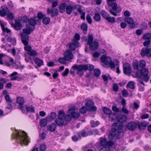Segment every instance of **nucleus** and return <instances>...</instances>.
Returning <instances> with one entry per match:
<instances>
[{"label": "nucleus", "mask_w": 151, "mask_h": 151, "mask_svg": "<svg viewBox=\"0 0 151 151\" xmlns=\"http://www.w3.org/2000/svg\"><path fill=\"white\" fill-rule=\"evenodd\" d=\"M13 137L14 138L18 140L22 145L23 144L27 145L30 142L28 137L24 131H20L19 132L16 131V133L14 134Z\"/></svg>", "instance_id": "obj_1"}, {"label": "nucleus", "mask_w": 151, "mask_h": 151, "mask_svg": "<svg viewBox=\"0 0 151 151\" xmlns=\"http://www.w3.org/2000/svg\"><path fill=\"white\" fill-rule=\"evenodd\" d=\"M112 127L113 129L110 133L109 136L110 139H113L115 137L118 138L119 134L124 130L122 124L115 123L112 125Z\"/></svg>", "instance_id": "obj_2"}, {"label": "nucleus", "mask_w": 151, "mask_h": 151, "mask_svg": "<svg viewBox=\"0 0 151 151\" xmlns=\"http://www.w3.org/2000/svg\"><path fill=\"white\" fill-rule=\"evenodd\" d=\"M26 26L27 28L23 29V32L21 34L22 42L25 45H27L28 44V35L31 33V31L33 30L32 28L30 27V25L27 24Z\"/></svg>", "instance_id": "obj_3"}, {"label": "nucleus", "mask_w": 151, "mask_h": 151, "mask_svg": "<svg viewBox=\"0 0 151 151\" xmlns=\"http://www.w3.org/2000/svg\"><path fill=\"white\" fill-rule=\"evenodd\" d=\"M116 0H107V3L108 5L110 6L112 9V10L110 9L109 11L110 13L114 16H116L117 15L116 13L114 12L113 11H116L117 13H120L122 11L121 8L119 7H117L116 3L114 1Z\"/></svg>", "instance_id": "obj_4"}, {"label": "nucleus", "mask_w": 151, "mask_h": 151, "mask_svg": "<svg viewBox=\"0 0 151 151\" xmlns=\"http://www.w3.org/2000/svg\"><path fill=\"white\" fill-rule=\"evenodd\" d=\"M93 39L92 34H91L88 35L87 44L89 46L90 49L92 50L97 49L99 46L98 42L95 40L93 41Z\"/></svg>", "instance_id": "obj_5"}, {"label": "nucleus", "mask_w": 151, "mask_h": 151, "mask_svg": "<svg viewBox=\"0 0 151 151\" xmlns=\"http://www.w3.org/2000/svg\"><path fill=\"white\" fill-rule=\"evenodd\" d=\"M101 62L106 65H109L111 68H113L115 67L114 63L112 61L111 58L109 57L103 55L101 57Z\"/></svg>", "instance_id": "obj_6"}, {"label": "nucleus", "mask_w": 151, "mask_h": 151, "mask_svg": "<svg viewBox=\"0 0 151 151\" xmlns=\"http://www.w3.org/2000/svg\"><path fill=\"white\" fill-rule=\"evenodd\" d=\"M99 147L104 146H112L113 145L114 143L111 141H108L107 139L105 137H100L99 141Z\"/></svg>", "instance_id": "obj_7"}, {"label": "nucleus", "mask_w": 151, "mask_h": 151, "mask_svg": "<svg viewBox=\"0 0 151 151\" xmlns=\"http://www.w3.org/2000/svg\"><path fill=\"white\" fill-rule=\"evenodd\" d=\"M86 66L83 65H75L72 66V68L74 70H77V74L79 75H82L83 73V71L86 70Z\"/></svg>", "instance_id": "obj_8"}, {"label": "nucleus", "mask_w": 151, "mask_h": 151, "mask_svg": "<svg viewBox=\"0 0 151 151\" xmlns=\"http://www.w3.org/2000/svg\"><path fill=\"white\" fill-rule=\"evenodd\" d=\"M140 55L142 57L146 56L147 57H151V48L147 47H143L141 50Z\"/></svg>", "instance_id": "obj_9"}, {"label": "nucleus", "mask_w": 151, "mask_h": 151, "mask_svg": "<svg viewBox=\"0 0 151 151\" xmlns=\"http://www.w3.org/2000/svg\"><path fill=\"white\" fill-rule=\"evenodd\" d=\"M149 72L148 69L146 68L142 69L140 71L141 75L143 77V79L146 82H148L150 78V77L148 75Z\"/></svg>", "instance_id": "obj_10"}, {"label": "nucleus", "mask_w": 151, "mask_h": 151, "mask_svg": "<svg viewBox=\"0 0 151 151\" xmlns=\"http://www.w3.org/2000/svg\"><path fill=\"white\" fill-rule=\"evenodd\" d=\"M137 123L134 122L132 121L128 123L126 125V128L130 131L134 130L137 127Z\"/></svg>", "instance_id": "obj_11"}, {"label": "nucleus", "mask_w": 151, "mask_h": 151, "mask_svg": "<svg viewBox=\"0 0 151 151\" xmlns=\"http://www.w3.org/2000/svg\"><path fill=\"white\" fill-rule=\"evenodd\" d=\"M47 12L48 14H50L51 17H53L58 15V11L57 9L49 7L47 9Z\"/></svg>", "instance_id": "obj_12"}, {"label": "nucleus", "mask_w": 151, "mask_h": 151, "mask_svg": "<svg viewBox=\"0 0 151 151\" xmlns=\"http://www.w3.org/2000/svg\"><path fill=\"white\" fill-rule=\"evenodd\" d=\"M123 71L124 74L129 75L131 72V67L128 63H124L123 65Z\"/></svg>", "instance_id": "obj_13"}, {"label": "nucleus", "mask_w": 151, "mask_h": 151, "mask_svg": "<svg viewBox=\"0 0 151 151\" xmlns=\"http://www.w3.org/2000/svg\"><path fill=\"white\" fill-rule=\"evenodd\" d=\"M86 105L88 107V110L90 111H94L96 110V107L93 106V103L91 100L88 101Z\"/></svg>", "instance_id": "obj_14"}, {"label": "nucleus", "mask_w": 151, "mask_h": 151, "mask_svg": "<svg viewBox=\"0 0 151 151\" xmlns=\"http://www.w3.org/2000/svg\"><path fill=\"white\" fill-rule=\"evenodd\" d=\"M17 103L19 104V108L22 110L23 109V105L24 104V101L23 98L21 97H17L16 99Z\"/></svg>", "instance_id": "obj_15"}, {"label": "nucleus", "mask_w": 151, "mask_h": 151, "mask_svg": "<svg viewBox=\"0 0 151 151\" xmlns=\"http://www.w3.org/2000/svg\"><path fill=\"white\" fill-rule=\"evenodd\" d=\"M73 39V42L70 43L69 45V48L71 51L74 50L76 47H78L79 46V42L77 41H75Z\"/></svg>", "instance_id": "obj_16"}, {"label": "nucleus", "mask_w": 151, "mask_h": 151, "mask_svg": "<svg viewBox=\"0 0 151 151\" xmlns=\"http://www.w3.org/2000/svg\"><path fill=\"white\" fill-rule=\"evenodd\" d=\"M75 109L73 107L69 109V112L70 113L73 118L74 119H76L79 117L80 116V114L78 112H75Z\"/></svg>", "instance_id": "obj_17"}, {"label": "nucleus", "mask_w": 151, "mask_h": 151, "mask_svg": "<svg viewBox=\"0 0 151 151\" xmlns=\"http://www.w3.org/2000/svg\"><path fill=\"white\" fill-rule=\"evenodd\" d=\"M124 21L128 24H132L131 28H134L136 27V24L134 23V20L132 18L130 17H125L124 19Z\"/></svg>", "instance_id": "obj_18"}, {"label": "nucleus", "mask_w": 151, "mask_h": 151, "mask_svg": "<svg viewBox=\"0 0 151 151\" xmlns=\"http://www.w3.org/2000/svg\"><path fill=\"white\" fill-rule=\"evenodd\" d=\"M9 12V9L5 6H2L0 9V15L4 17Z\"/></svg>", "instance_id": "obj_19"}, {"label": "nucleus", "mask_w": 151, "mask_h": 151, "mask_svg": "<svg viewBox=\"0 0 151 151\" xmlns=\"http://www.w3.org/2000/svg\"><path fill=\"white\" fill-rule=\"evenodd\" d=\"M64 57L68 61H69L73 58V55L71 51L69 50H67L65 52Z\"/></svg>", "instance_id": "obj_20"}, {"label": "nucleus", "mask_w": 151, "mask_h": 151, "mask_svg": "<svg viewBox=\"0 0 151 151\" xmlns=\"http://www.w3.org/2000/svg\"><path fill=\"white\" fill-rule=\"evenodd\" d=\"M76 5L72 6V5H68L67 6L65 10L66 12L68 14H70L74 9L77 8Z\"/></svg>", "instance_id": "obj_21"}, {"label": "nucleus", "mask_w": 151, "mask_h": 151, "mask_svg": "<svg viewBox=\"0 0 151 151\" xmlns=\"http://www.w3.org/2000/svg\"><path fill=\"white\" fill-rule=\"evenodd\" d=\"M76 6H77V11L81 15V19L85 20V13L81 9V7L80 5H76Z\"/></svg>", "instance_id": "obj_22"}, {"label": "nucleus", "mask_w": 151, "mask_h": 151, "mask_svg": "<svg viewBox=\"0 0 151 151\" xmlns=\"http://www.w3.org/2000/svg\"><path fill=\"white\" fill-rule=\"evenodd\" d=\"M127 117L126 115L122 114L119 115L117 117V119L118 122L122 123L125 122L127 119Z\"/></svg>", "instance_id": "obj_23"}, {"label": "nucleus", "mask_w": 151, "mask_h": 151, "mask_svg": "<svg viewBox=\"0 0 151 151\" xmlns=\"http://www.w3.org/2000/svg\"><path fill=\"white\" fill-rule=\"evenodd\" d=\"M56 127V125L55 123H53L47 126V130L50 132H54L55 130Z\"/></svg>", "instance_id": "obj_24"}, {"label": "nucleus", "mask_w": 151, "mask_h": 151, "mask_svg": "<svg viewBox=\"0 0 151 151\" xmlns=\"http://www.w3.org/2000/svg\"><path fill=\"white\" fill-rule=\"evenodd\" d=\"M67 6L65 3H63L60 4L59 7V11L61 13H63L66 10Z\"/></svg>", "instance_id": "obj_25"}, {"label": "nucleus", "mask_w": 151, "mask_h": 151, "mask_svg": "<svg viewBox=\"0 0 151 151\" xmlns=\"http://www.w3.org/2000/svg\"><path fill=\"white\" fill-rule=\"evenodd\" d=\"M56 123L59 126L62 127L64 124V120L63 118H57L55 120Z\"/></svg>", "instance_id": "obj_26"}, {"label": "nucleus", "mask_w": 151, "mask_h": 151, "mask_svg": "<svg viewBox=\"0 0 151 151\" xmlns=\"http://www.w3.org/2000/svg\"><path fill=\"white\" fill-rule=\"evenodd\" d=\"M77 134L80 138H81L82 137H85L88 135L87 132L84 130H83L82 131L78 132Z\"/></svg>", "instance_id": "obj_27"}, {"label": "nucleus", "mask_w": 151, "mask_h": 151, "mask_svg": "<svg viewBox=\"0 0 151 151\" xmlns=\"http://www.w3.org/2000/svg\"><path fill=\"white\" fill-rule=\"evenodd\" d=\"M13 27L15 29L17 30H20L22 28L21 24L18 22L16 21Z\"/></svg>", "instance_id": "obj_28"}, {"label": "nucleus", "mask_w": 151, "mask_h": 151, "mask_svg": "<svg viewBox=\"0 0 151 151\" xmlns=\"http://www.w3.org/2000/svg\"><path fill=\"white\" fill-rule=\"evenodd\" d=\"M6 40L12 43L13 45H15L16 44V40L14 37H8L6 39Z\"/></svg>", "instance_id": "obj_29"}, {"label": "nucleus", "mask_w": 151, "mask_h": 151, "mask_svg": "<svg viewBox=\"0 0 151 151\" xmlns=\"http://www.w3.org/2000/svg\"><path fill=\"white\" fill-rule=\"evenodd\" d=\"M37 52L35 50H32L29 52V54L30 55L29 58L30 60L33 59V57L36 56L37 55Z\"/></svg>", "instance_id": "obj_30"}, {"label": "nucleus", "mask_w": 151, "mask_h": 151, "mask_svg": "<svg viewBox=\"0 0 151 151\" xmlns=\"http://www.w3.org/2000/svg\"><path fill=\"white\" fill-rule=\"evenodd\" d=\"M28 22L29 24H28L30 25V27H32L34 26L36 24V20L33 18H31L29 19Z\"/></svg>", "instance_id": "obj_31"}, {"label": "nucleus", "mask_w": 151, "mask_h": 151, "mask_svg": "<svg viewBox=\"0 0 151 151\" xmlns=\"http://www.w3.org/2000/svg\"><path fill=\"white\" fill-rule=\"evenodd\" d=\"M35 63L39 67L43 65V61L42 60L39 59L38 58H36L35 59Z\"/></svg>", "instance_id": "obj_32"}, {"label": "nucleus", "mask_w": 151, "mask_h": 151, "mask_svg": "<svg viewBox=\"0 0 151 151\" xmlns=\"http://www.w3.org/2000/svg\"><path fill=\"white\" fill-rule=\"evenodd\" d=\"M93 18L94 19L96 22H99L101 20V17L100 14L98 13H96L95 14Z\"/></svg>", "instance_id": "obj_33"}, {"label": "nucleus", "mask_w": 151, "mask_h": 151, "mask_svg": "<svg viewBox=\"0 0 151 151\" xmlns=\"http://www.w3.org/2000/svg\"><path fill=\"white\" fill-rule=\"evenodd\" d=\"M133 66L134 69H136L138 70H140L138 62L134 61L133 62Z\"/></svg>", "instance_id": "obj_34"}, {"label": "nucleus", "mask_w": 151, "mask_h": 151, "mask_svg": "<svg viewBox=\"0 0 151 151\" xmlns=\"http://www.w3.org/2000/svg\"><path fill=\"white\" fill-rule=\"evenodd\" d=\"M143 38L145 40H150L151 39V33H147L143 35Z\"/></svg>", "instance_id": "obj_35"}, {"label": "nucleus", "mask_w": 151, "mask_h": 151, "mask_svg": "<svg viewBox=\"0 0 151 151\" xmlns=\"http://www.w3.org/2000/svg\"><path fill=\"white\" fill-rule=\"evenodd\" d=\"M127 88L133 89L134 88V83L133 82L130 81L127 83Z\"/></svg>", "instance_id": "obj_36"}, {"label": "nucleus", "mask_w": 151, "mask_h": 151, "mask_svg": "<svg viewBox=\"0 0 151 151\" xmlns=\"http://www.w3.org/2000/svg\"><path fill=\"white\" fill-rule=\"evenodd\" d=\"M103 111L107 115H109L110 113H112V111L111 110L105 107L103 108Z\"/></svg>", "instance_id": "obj_37"}, {"label": "nucleus", "mask_w": 151, "mask_h": 151, "mask_svg": "<svg viewBox=\"0 0 151 151\" xmlns=\"http://www.w3.org/2000/svg\"><path fill=\"white\" fill-rule=\"evenodd\" d=\"M42 22L44 24H47L50 22V19L49 17H44L43 19Z\"/></svg>", "instance_id": "obj_38"}, {"label": "nucleus", "mask_w": 151, "mask_h": 151, "mask_svg": "<svg viewBox=\"0 0 151 151\" xmlns=\"http://www.w3.org/2000/svg\"><path fill=\"white\" fill-rule=\"evenodd\" d=\"M67 59L64 57H61L59 58L58 60V62L62 64H64L66 63Z\"/></svg>", "instance_id": "obj_39"}, {"label": "nucleus", "mask_w": 151, "mask_h": 151, "mask_svg": "<svg viewBox=\"0 0 151 151\" xmlns=\"http://www.w3.org/2000/svg\"><path fill=\"white\" fill-rule=\"evenodd\" d=\"M106 20L111 23H114L116 21L115 18L113 17H111L110 15L106 19Z\"/></svg>", "instance_id": "obj_40"}, {"label": "nucleus", "mask_w": 151, "mask_h": 151, "mask_svg": "<svg viewBox=\"0 0 151 151\" xmlns=\"http://www.w3.org/2000/svg\"><path fill=\"white\" fill-rule=\"evenodd\" d=\"M84 65L86 67L85 69L86 70H87L90 71L92 70L94 68L93 66L91 64H86Z\"/></svg>", "instance_id": "obj_41"}, {"label": "nucleus", "mask_w": 151, "mask_h": 151, "mask_svg": "<svg viewBox=\"0 0 151 151\" xmlns=\"http://www.w3.org/2000/svg\"><path fill=\"white\" fill-rule=\"evenodd\" d=\"M101 14L102 16L106 19L109 15L107 12L104 11H102L101 12Z\"/></svg>", "instance_id": "obj_42"}, {"label": "nucleus", "mask_w": 151, "mask_h": 151, "mask_svg": "<svg viewBox=\"0 0 151 151\" xmlns=\"http://www.w3.org/2000/svg\"><path fill=\"white\" fill-rule=\"evenodd\" d=\"M47 124V120L43 119H42L40 122V125L42 127H45Z\"/></svg>", "instance_id": "obj_43"}, {"label": "nucleus", "mask_w": 151, "mask_h": 151, "mask_svg": "<svg viewBox=\"0 0 151 151\" xmlns=\"http://www.w3.org/2000/svg\"><path fill=\"white\" fill-rule=\"evenodd\" d=\"M26 109L27 112H34L35 111L34 108L32 106H26Z\"/></svg>", "instance_id": "obj_44"}, {"label": "nucleus", "mask_w": 151, "mask_h": 151, "mask_svg": "<svg viewBox=\"0 0 151 151\" xmlns=\"http://www.w3.org/2000/svg\"><path fill=\"white\" fill-rule=\"evenodd\" d=\"M110 147V146H104L99 147L100 151H110V149L109 148Z\"/></svg>", "instance_id": "obj_45"}, {"label": "nucleus", "mask_w": 151, "mask_h": 151, "mask_svg": "<svg viewBox=\"0 0 151 151\" xmlns=\"http://www.w3.org/2000/svg\"><path fill=\"white\" fill-rule=\"evenodd\" d=\"M91 126L93 127H95L97 125L99 124V122L98 121H94L93 120H91L90 122Z\"/></svg>", "instance_id": "obj_46"}, {"label": "nucleus", "mask_w": 151, "mask_h": 151, "mask_svg": "<svg viewBox=\"0 0 151 151\" xmlns=\"http://www.w3.org/2000/svg\"><path fill=\"white\" fill-rule=\"evenodd\" d=\"M139 65V68H143L145 66L146 62L144 60H141L140 61Z\"/></svg>", "instance_id": "obj_47"}, {"label": "nucleus", "mask_w": 151, "mask_h": 151, "mask_svg": "<svg viewBox=\"0 0 151 151\" xmlns=\"http://www.w3.org/2000/svg\"><path fill=\"white\" fill-rule=\"evenodd\" d=\"M94 75L96 76H99L101 74V71L99 69H95L93 70Z\"/></svg>", "instance_id": "obj_48"}, {"label": "nucleus", "mask_w": 151, "mask_h": 151, "mask_svg": "<svg viewBox=\"0 0 151 151\" xmlns=\"http://www.w3.org/2000/svg\"><path fill=\"white\" fill-rule=\"evenodd\" d=\"M87 110L86 107L85 106H83L80 109V112L82 114H85L86 113Z\"/></svg>", "instance_id": "obj_49"}, {"label": "nucleus", "mask_w": 151, "mask_h": 151, "mask_svg": "<svg viewBox=\"0 0 151 151\" xmlns=\"http://www.w3.org/2000/svg\"><path fill=\"white\" fill-rule=\"evenodd\" d=\"M116 115L114 113H110V114L109 115V117L110 119L112 121L114 120L116 118Z\"/></svg>", "instance_id": "obj_50"}, {"label": "nucleus", "mask_w": 151, "mask_h": 151, "mask_svg": "<svg viewBox=\"0 0 151 151\" xmlns=\"http://www.w3.org/2000/svg\"><path fill=\"white\" fill-rule=\"evenodd\" d=\"M65 115V113L63 111H60L58 114V118H63V119Z\"/></svg>", "instance_id": "obj_51"}, {"label": "nucleus", "mask_w": 151, "mask_h": 151, "mask_svg": "<svg viewBox=\"0 0 151 151\" xmlns=\"http://www.w3.org/2000/svg\"><path fill=\"white\" fill-rule=\"evenodd\" d=\"M7 15V18L9 20H12L14 18V14L12 13H9V12Z\"/></svg>", "instance_id": "obj_52"}, {"label": "nucleus", "mask_w": 151, "mask_h": 151, "mask_svg": "<svg viewBox=\"0 0 151 151\" xmlns=\"http://www.w3.org/2000/svg\"><path fill=\"white\" fill-rule=\"evenodd\" d=\"M113 90L116 92H117L119 90V86L118 84L115 83L114 84L113 86Z\"/></svg>", "instance_id": "obj_53"}, {"label": "nucleus", "mask_w": 151, "mask_h": 151, "mask_svg": "<svg viewBox=\"0 0 151 151\" xmlns=\"http://www.w3.org/2000/svg\"><path fill=\"white\" fill-rule=\"evenodd\" d=\"M24 45L25 46L24 47V49L25 50L28 51L29 52L31 50V47L28 45V44L27 45H25L24 44Z\"/></svg>", "instance_id": "obj_54"}, {"label": "nucleus", "mask_w": 151, "mask_h": 151, "mask_svg": "<svg viewBox=\"0 0 151 151\" xmlns=\"http://www.w3.org/2000/svg\"><path fill=\"white\" fill-rule=\"evenodd\" d=\"M19 18L21 19L22 22L26 23L29 20L26 16H24L22 18L19 17L18 19H19Z\"/></svg>", "instance_id": "obj_55"}, {"label": "nucleus", "mask_w": 151, "mask_h": 151, "mask_svg": "<svg viewBox=\"0 0 151 151\" xmlns=\"http://www.w3.org/2000/svg\"><path fill=\"white\" fill-rule=\"evenodd\" d=\"M80 37L78 33H76L75 34L74 37L73 39H74L75 41H77L80 40Z\"/></svg>", "instance_id": "obj_56"}, {"label": "nucleus", "mask_w": 151, "mask_h": 151, "mask_svg": "<svg viewBox=\"0 0 151 151\" xmlns=\"http://www.w3.org/2000/svg\"><path fill=\"white\" fill-rule=\"evenodd\" d=\"M57 116V115L55 112H52L50 116V118L52 119H54Z\"/></svg>", "instance_id": "obj_57"}, {"label": "nucleus", "mask_w": 151, "mask_h": 151, "mask_svg": "<svg viewBox=\"0 0 151 151\" xmlns=\"http://www.w3.org/2000/svg\"><path fill=\"white\" fill-rule=\"evenodd\" d=\"M86 19L88 23L89 24H91L92 23V20L91 17L88 14L87 15Z\"/></svg>", "instance_id": "obj_58"}, {"label": "nucleus", "mask_w": 151, "mask_h": 151, "mask_svg": "<svg viewBox=\"0 0 151 151\" xmlns=\"http://www.w3.org/2000/svg\"><path fill=\"white\" fill-rule=\"evenodd\" d=\"M46 149V147L45 145L42 144L40 146V151H45Z\"/></svg>", "instance_id": "obj_59"}, {"label": "nucleus", "mask_w": 151, "mask_h": 151, "mask_svg": "<svg viewBox=\"0 0 151 151\" xmlns=\"http://www.w3.org/2000/svg\"><path fill=\"white\" fill-rule=\"evenodd\" d=\"M122 95L124 97H127L128 95V93L127 91L125 90H123L122 91Z\"/></svg>", "instance_id": "obj_60"}, {"label": "nucleus", "mask_w": 151, "mask_h": 151, "mask_svg": "<svg viewBox=\"0 0 151 151\" xmlns=\"http://www.w3.org/2000/svg\"><path fill=\"white\" fill-rule=\"evenodd\" d=\"M72 116L71 115L68 114L65 116V119L66 121H70L71 119Z\"/></svg>", "instance_id": "obj_61"}, {"label": "nucleus", "mask_w": 151, "mask_h": 151, "mask_svg": "<svg viewBox=\"0 0 151 151\" xmlns=\"http://www.w3.org/2000/svg\"><path fill=\"white\" fill-rule=\"evenodd\" d=\"M133 108L134 109H137L139 107V105L136 102H134L133 104Z\"/></svg>", "instance_id": "obj_62"}, {"label": "nucleus", "mask_w": 151, "mask_h": 151, "mask_svg": "<svg viewBox=\"0 0 151 151\" xmlns=\"http://www.w3.org/2000/svg\"><path fill=\"white\" fill-rule=\"evenodd\" d=\"M4 97L6 101L7 102H12V101L10 98V97L8 95H6Z\"/></svg>", "instance_id": "obj_63"}, {"label": "nucleus", "mask_w": 151, "mask_h": 151, "mask_svg": "<svg viewBox=\"0 0 151 151\" xmlns=\"http://www.w3.org/2000/svg\"><path fill=\"white\" fill-rule=\"evenodd\" d=\"M87 27V25L85 24H83L81 26V29L83 30H86Z\"/></svg>", "instance_id": "obj_64"}]
</instances>
